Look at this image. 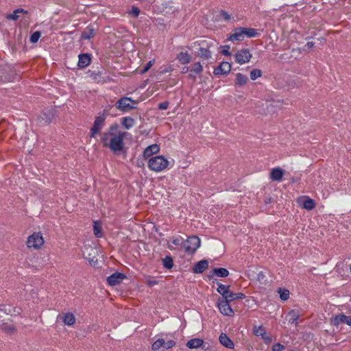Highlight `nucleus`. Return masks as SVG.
<instances>
[{"label": "nucleus", "instance_id": "47", "mask_svg": "<svg viewBox=\"0 0 351 351\" xmlns=\"http://www.w3.org/2000/svg\"><path fill=\"white\" fill-rule=\"evenodd\" d=\"M229 49H230V47L228 45L223 46V49L221 51V53L224 56H229L230 55Z\"/></svg>", "mask_w": 351, "mask_h": 351}, {"label": "nucleus", "instance_id": "35", "mask_svg": "<svg viewBox=\"0 0 351 351\" xmlns=\"http://www.w3.org/2000/svg\"><path fill=\"white\" fill-rule=\"evenodd\" d=\"M234 293H233L229 290L227 292V294H226L223 298H219V300H226V302H230L232 301L235 300V298H234Z\"/></svg>", "mask_w": 351, "mask_h": 351}, {"label": "nucleus", "instance_id": "9", "mask_svg": "<svg viewBox=\"0 0 351 351\" xmlns=\"http://www.w3.org/2000/svg\"><path fill=\"white\" fill-rule=\"evenodd\" d=\"M230 70L231 64L228 62H223L214 69L213 73L215 75H226Z\"/></svg>", "mask_w": 351, "mask_h": 351}, {"label": "nucleus", "instance_id": "41", "mask_svg": "<svg viewBox=\"0 0 351 351\" xmlns=\"http://www.w3.org/2000/svg\"><path fill=\"white\" fill-rule=\"evenodd\" d=\"M40 32H34L31 36H30V38H29V40L32 43H36L38 39L40 38Z\"/></svg>", "mask_w": 351, "mask_h": 351}, {"label": "nucleus", "instance_id": "29", "mask_svg": "<svg viewBox=\"0 0 351 351\" xmlns=\"http://www.w3.org/2000/svg\"><path fill=\"white\" fill-rule=\"evenodd\" d=\"M95 34V30L91 27H88L82 34L81 38L82 39H90L93 37Z\"/></svg>", "mask_w": 351, "mask_h": 351}, {"label": "nucleus", "instance_id": "43", "mask_svg": "<svg viewBox=\"0 0 351 351\" xmlns=\"http://www.w3.org/2000/svg\"><path fill=\"white\" fill-rule=\"evenodd\" d=\"M154 64V60L149 61L145 66H144L143 69L141 71V73H145L149 71V69Z\"/></svg>", "mask_w": 351, "mask_h": 351}, {"label": "nucleus", "instance_id": "19", "mask_svg": "<svg viewBox=\"0 0 351 351\" xmlns=\"http://www.w3.org/2000/svg\"><path fill=\"white\" fill-rule=\"evenodd\" d=\"M202 71H203V66L200 64V62H195L194 64H193L191 65V68L190 69L191 73L189 75V77L195 78V76L193 75V74L199 75V74H201Z\"/></svg>", "mask_w": 351, "mask_h": 351}, {"label": "nucleus", "instance_id": "44", "mask_svg": "<svg viewBox=\"0 0 351 351\" xmlns=\"http://www.w3.org/2000/svg\"><path fill=\"white\" fill-rule=\"evenodd\" d=\"M220 16L226 21L231 19L230 15L226 11L221 10L220 12Z\"/></svg>", "mask_w": 351, "mask_h": 351}, {"label": "nucleus", "instance_id": "40", "mask_svg": "<svg viewBox=\"0 0 351 351\" xmlns=\"http://www.w3.org/2000/svg\"><path fill=\"white\" fill-rule=\"evenodd\" d=\"M261 75H262V72H261V70H259V69H253L250 72V78L252 80H255L258 77H261Z\"/></svg>", "mask_w": 351, "mask_h": 351}, {"label": "nucleus", "instance_id": "15", "mask_svg": "<svg viewBox=\"0 0 351 351\" xmlns=\"http://www.w3.org/2000/svg\"><path fill=\"white\" fill-rule=\"evenodd\" d=\"M208 267V262L206 260H202L197 262L193 267V272L201 274L204 272Z\"/></svg>", "mask_w": 351, "mask_h": 351}, {"label": "nucleus", "instance_id": "16", "mask_svg": "<svg viewBox=\"0 0 351 351\" xmlns=\"http://www.w3.org/2000/svg\"><path fill=\"white\" fill-rule=\"evenodd\" d=\"M177 60L182 64L189 63L192 60V56L188 52L181 51L176 56Z\"/></svg>", "mask_w": 351, "mask_h": 351}, {"label": "nucleus", "instance_id": "4", "mask_svg": "<svg viewBox=\"0 0 351 351\" xmlns=\"http://www.w3.org/2000/svg\"><path fill=\"white\" fill-rule=\"evenodd\" d=\"M201 241L198 237L192 236L182 243V247L188 254H193L200 246Z\"/></svg>", "mask_w": 351, "mask_h": 351}, {"label": "nucleus", "instance_id": "21", "mask_svg": "<svg viewBox=\"0 0 351 351\" xmlns=\"http://www.w3.org/2000/svg\"><path fill=\"white\" fill-rule=\"evenodd\" d=\"M204 341L199 338H195L186 343V346L190 349H196L203 346Z\"/></svg>", "mask_w": 351, "mask_h": 351}, {"label": "nucleus", "instance_id": "1", "mask_svg": "<svg viewBox=\"0 0 351 351\" xmlns=\"http://www.w3.org/2000/svg\"><path fill=\"white\" fill-rule=\"evenodd\" d=\"M117 125H111L108 132H105L101 138L104 147H108L113 152H120L123 148V138L126 132L119 131L114 134L113 131L117 130Z\"/></svg>", "mask_w": 351, "mask_h": 351}, {"label": "nucleus", "instance_id": "54", "mask_svg": "<svg viewBox=\"0 0 351 351\" xmlns=\"http://www.w3.org/2000/svg\"><path fill=\"white\" fill-rule=\"evenodd\" d=\"M189 71V68L186 67V66H184L183 69H182V73H187Z\"/></svg>", "mask_w": 351, "mask_h": 351}, {"label": "nucleus", "instance_id": "17", "mask_svg": "<svg viewBox=\"0 0 351 351\" xmlns=\"http://www.w3.org/2000/svg\"><path fill=\"white\" fill-rule=\"evenodd\" d=\"M219 342L228 348H234V343L225 334L221 333L219 337Z\"/></svg>", "mask_w": 351, "mask_h": 351}, {"label": "nucleus", "instance_id": "45", "mask_svg": "<svg viewBox=\"0 0 351 351\" xmlns=\"http://www.w3.org/2000/svg\"><path fill=\"white\" fill-rule=\"evenodd\" d=\"M285 348V346L279 343L273 345V351H282Z\"/></svg>", "mask_w": 351, "mask_h": 351}, {"label": "nucleus", "instance_id": "18", "mask_svg": "<svg viewBox=\"0 0 351 351\" xmlns=\"http://www.w3.org/2000/svg\"><path fill=\"white\" fill-rule=\"evenodd\" d=\"M244 35L242 27L236 28L233 34L228 38L230 41L243 40Z\"/></svg>", "mask_w": 351, "mask_h": 351}, {"label": "nucleus", "instance_id": "37", "mask_svg": "<svg viewBox=\"0 0 351 351\" xmlns=\"http://www.w3.org/2000/svg\"><path fill=\"white\" fill-rule=\"evenodd\" d=\"M278 291L282 300H287L289 298V291L288 290L279 289Z\"/></svg>", "mask_w": 351, "mask_h": 351}, {"label": "nucleus", "instance_id": "52", "mask_svg": "<svg viewBox=\"0 0 351 351\" xmlns=\"http://www.w3.org/2000/svg\"><path fill=\"white\" fill-rule=\"evenodd\" d=\"M234 298H235V300L243 299L245 298V295L242 293H234Z\"/></svg>", "mask_w": 351, "mask_h": 351}, {"label": "nucleus", "instance_id": "51", "mask_svg": "<svg viewBox=\"0 0 351 351\" xmlns=\"http://www.w3.org/2000/svg\"><path fill=\"white\" fill-rule=\"evenodd\" d=\"M266 343H269L271 341V338L268 336L266 333L265 335L261 336Z\"/></svg>", "mask_w": 351, "mask_h": 351}, {"label": "nucleus", "instance_id": "7", "mask_svg": "<svg viewBox=\"0 0 351 351\" xmlns=\"http://www.w3.org/2000/svg\"><path fill=\"white\" fill-rule=\"evenodd\" d=\"M252 58V54L248 49L239 50L235 54V60L237 63L242 64L248 62Z\"/></svg>", "mask_w": 351, "mask_h": 351}, {"label": "nucleus", "instance_id": "30", "mask_svg": "<svg viewBox=\"0 0 351 351\" xmlns=\"http://www.w3.org/2000/svg\"><path fill=\"white\" fill-rule=\"evenodd\" d=\"M19 13H27V11H25L21 8L16 9V10L14 11V12L12 14L8 15L7 19H10V20L16 21L19 17Z\"/></svg>", "mask_w": 351, "mask_h": 351}, {"label": "nucleus", "instance_id": "6", "mask_svg": "<svg viewBox=\"0 0 351 351\" xmlns=\"http://www.w3.org/2000/svg\"><path fill=\"white\" fill-rule=\"evenodd\" d=\"M229 304L230 302L221 300H218L217 303L218 308L221 314L232 317L234 315V311Z\"/></svg>", "mask_w": 351, "mask_h": 351}, {"label": "nucleus", "instance_id": "49", "mask_svg": "<svg viewBox=\"0 0 351 351\" xmlns=\"http://www.w3.org/2000/svg\"><path fill=\"white\" fill-rule=\"evenodd\" d=\"M181 237H176L172 239L171 243L175 245H179L181 243Z\"/></svg>", "mask_w": 351, "mask_h": 351}, {"label": "nucleus", "instance_id": "23", "mask_svg": "<svg viewBox=\"0 0 351 351\" xmlns=\"http://www.w3.org/2000/svg\"><path fill=\"white\" fill-rule=\"evenodd\" d=\"M300 316L299 312L296 310L291 311L287 315L289 322L293 324L295 323V325H297V321L300 318Z\"/></svg>", "mask_w": 351, "mask_h": 351}, {"label": "nucleus", "instance_id": "32", "mask_svg": "<svg viewBox=\"0 0 351 351\" xmlns=\"http://www.w3.org/2000/svg\"><path fill=\"white\" fill-rule=\"evenodd\" d=\"M229 289L230 286L219 284L217 291L219 294L222 295V298H223L224 295L227 294V292L229 291Z\"/></svg>", "mask_w": 351, "mask_h": 351}, {"label": "nucleus", "instance_id": "38", "mask_svg": "<svg viewBox=\"0 0 351 351\" xmlns=\"http://www.w3.org/2000/svg\"><path fill=\"white\" fill-rule=\"evenodd\" d=\"M254 333L256 336H264L265 335V331L263 326H254Z\"/></svg>", "mask_w": 351, "mask_h": 351}, {"label": "nucleus", "instance_id": "12", "mask_svg": "<svg viewBox=\"0 0 351 351\" xmlns=\"http://www.w3.org/2000/svg\"><path fill=\"white\" fill-rule=\"evenodd\" d=\"M53 117V112L51 110H46L43 111L38 118L39 123L47 124L51 122Z\"/></svg>", "mask_w": 351, "mask_h": 351}, {"label": "nucleus", "instance_id": "5", "mask_svg": "<svg viewBox=\"0 0 351 351\" xmlns=\"http://www.w3.org/2000/svg\"><path fill=\"white\" fill-rule=\"evenodd\" d=\"M44 244V239L40 232H34L27 241L29 248L40 249Z\"/></svg>", "mask_w": 351, "mask_h": 351}, {"label": "nucleus", "instance_id": "46", "mask_svg": "<svg viewBox=\"0 0 351 351\" xmlns=\"http://www.w3.org/2000/svg\"><path fill=\"white\" fill-rule=\"evenodd\" d=\"M131 14L134 15L135 17L138 16L140 14V10L136 6H133L130 12Z\"/></svg>", "mask_w": 351, "mask_h": 351}, {"label": "nucleus", "instance_id": "10", "mask_svg": "<svg viewBox=\"0 0 351 351\" xmlns=\"http://www.w3.org/2000/svg\"><path fill=\"white\" fill-rule=\"evenodd\" d=\"M332 324L335 326H338L341 324H346L351 326V317L346 316L344 314H339L336 315L331 321Z\"/></svg>", "mask_w": 351, "mask_h": 351}, {"label": "nucleus", "instance_id": "42", "mask_svg": "<svg viewBox=\"0 0 351 351\" xmlns=\"http://www.w3.org/2000/svg\"><path fill=\"white\" fill-rule=\"evenodd\" d=\"M175 345H176V342L173 340H169L167 341H165L164 349L168 350L169 348H173Z\"/></svg>", "mask_w": 351, "mask_h": 351}, {"label": "nucleus", "instance_id": "39", "mask_svg": "<svg viewBox=\"0 0 351 351\" xmlns=\"http://www.w3.org/2000/svg\"><path fill=\"white\" fill-rule=\"evenodd\" d=\"M0 328H1L3 330L7 332H12L14 330V327L12 325L8 324V323H2V324L0 326Z\"/></svg>", "mask_w": 351, "mask_h": 351}, {"label": "nucleus", "instance_id": "25", "mask_svg": "<svg viewBox=\"0 0 351 351\" xmlns=\"http://www.w3.org/2000/svg\"><path fill=\"white\" fill-rule=\"evenodd\" d=\"M242 30L243 32L244 37L247 36L248 38H254L258 36V32L256 29L254 28L242 27Z\"/></svg>", "mask_w": 351, "mask_h": 351}, {"label": "nucleus", "instance_id": "13", "mask_svg": "<svg viewBox=\"0 0 351 351\" xmlns=\"http://www.w3.org/2000/svg\"><path fill=\"white\" fill-rule=\"evenodd\" d=\"M284 173L285 171L282 169L276 167L271 170L269 177L271 180L279 182L282 180Z\"/></svg>", "mask_w": 351, "mask_h": 351}, {"label": "nucleus", "instance_id": "36", "mask_svg": "<svg viewBox=\"0 0 351 351\" xmlns=\"http://www.w3.org/2000/svg\"><path fill=\"white\" fill-rule=\"evenodd\" d=\"M303 206L307 210H312L315 207L314 201L312 199H308L304 202Z\"/></svg>", "mask_w": 351, "mask_h": 351}, {"label": "nucleus", "instance_id": "14", "mask_svg": "<svg viewBox=\"0 0 351 351\" xmlns=\"http://www.w3.org/2000/svg\"><path fill=\"white\" fill-rule=\"evenodd\" d=\"M160 148L158 145L153 144L148 146L143 153L144 158L147 159L151 157L153 154H156L159 152Z\"/></svg>", "mask_w": 351, "mask_h": 351}, {"label": "nucleus", "instance_id": "2", "mask_svg": "<svg viewBox=\"0 0 351 351\" xmlns=\"http://www.w3.org/2000/svg\"><path fill=\"white\" fill-rule=\"evenodd\" d=\"M169 162L162 156H156L150 158L148 160V167L154 171L160 172L165 169Z\"/></svg>", "mask_w": 351, "mask_h": 351}, {"label": "nucleus", "instance_id": "33", "mask_svg": "<svg viewBox=\"0 0 351 351\" xmlns=\"http://www.w3.org/2000/svg\"><path fill=\"white\" fill-rule=\"evenodd\" d=\"M93 231H94L95 235L97 237L100 238L102 237L103 234L101 232V226H100L99 223L97 221L94 222Z\"/></svg>", "mask_w": 351, "mask_h": 351}, {"label": "nucleus", "instance_id": "48", "mask_svg": "<svg viewBox=\"0 0 351 351\" xmlns=\"http://www.w3.org/2000/svg\"><path fill=\"white\" fill-rule=\"evenodd\" d=\"M169 106V102L165 101L158 104V108L160 110H166Z\"/></svg>", "mask_w": 351, "mask_h": 351}, {"label": "nucleus", "instance_id": "22", "mask_svg": "<svg viewBox=\"0 0 351 351\" xmlns=\"http://www.w3.org/2000/svg\"><path fill=\"white\" fill-rule=\"evenodd\" d=\"M248 81V77L242 73H238L236 74L235 85L239 86H244Z\"/></svg>", "mask_w": 351, "mask_h": 351}, {"label": "nucleus", "instance_id": "34", "mask_svg": "<svg viewBox=\"0 0 351 351\" xmlns=\"http://www.w3.org/2000/svg\"><path fill=\"white\" fill-rule=\"evenodd\" d=\"M163 265L167 269H171L173 266V259L170 256H166L162 260Z\"/></svg>", "mask_w": 351, "mask_h": 351}, {"label": "nucleus", "instance_id": "8", "mask_svg": "<svg viewBox=\"0 0 351 351\" xmlns=\"http://www.w3.org/2000/svg\"><path fill=\"white\" fill-rule=\"evenodd\" d=\"M105 117L103 116H98L95 118L94 124L91 128L90 130V136L94 137L96 134H97L103 128L104 123L105 121Z\"/></svg>", "mask_w": 351, "mask_h": 351}, {"label": "nucleus", "instance_id": "26", "mask_svg": "<svg viewBox=\"0 0 351 351\" xmlns=\"http://www.w3.org/2000/svg\"><path fill=\"white\" fill-rule=\"evenodd\" d=\"M62 320L64 324L71 326L74 324L75 318L73 314L68 313L63 316Z\"/></svg>", "mask_w": 351, "mask_h": 351}, {"label": "nucleus", "instance_id": "28", "mask_svg": "<svg viewBox=\"0 0 351 351\" xmlns=\"http://www.w3.org/2000/svg\"><path fill=\"white\" fill-rule=\"evenodd\" d=\"M122 125L127 130L130 129L134 124V120L130 117H126L122 119Z\"/></svg>", "mask_w": 351, "mask_h": 351}, {"label": "nucleus", "instance_id": "24", "mask_svg": "<svg viewBox=\"0 0 351 351\" xmlns=\"http://www.w3.org/2000/svg\"><path fill=\"white\" fill-rule=\"evenodd\" d=\"M197 55L201 58L208 60L211 57V51L209 49L202 47L199 49Z\"/></svg>", "mask_w": 351, "mask_h": 351}, {"label": "nucleus", "instance_id": "56", "mask_svg": "<svg viewBox=\"0 0 351 351\" xmlns=\"http://www.w3.org/2000/svg\"><path fill=\"white\" fill-rule=\"evenodd\" d=\"M350 272H351V265H350Z\"/></svg>", "mask_w": 351, "mask_h": 351}, {"label": "nucleus", "instance_id": "55", "mask_svg": "<svg viewBox=\"0 0 351 351\" xmlns=\"http://www.w3.org/2000/svg\"><path fill=\"white\" fill-rule=\"evenodd\" d=\"M169 248L170 250H172V247H171V245H169Z\"/></svg>", "mask_w": 351, "mask_h": 351}, {"label": "nucleus", "instance_id": "11", "mask_svg": "<svg viewBox=\"0 0 351 351\" xmlns=\"http://www.w3.org/2000/svg\"><path fill=\"white\" fill-rule=\"evenodd\" d=\"M125 278V276L121 273L116 272L108 276L107 278L108 283L111 286L117 285L121 282Z\"/></svg>", "mask_w": 351, "mask_h": 351}, {"label": "nucleus", "instance_id": "53", "mask_svg": "<svg viewBox=\"0 0 351 351\" xmlns=\"http://www.w3.org/2000/svg\"><path fill=\"white\" fill-rule=\"evenodd\" d=\"M314 43L313 42H308L306 43V47H308V48H311L314 46Z\"/></svg>", "mask_w": 351, "mask_h": 351}, {"label": "nucleus", "instance_id": "20", "mask_svg": "<svg viewBox=\"0 0 351 351\" xmlns=\"http://www.w3.org/2000/svg\"><path fill=\"white\" fill-rule=\"evenodd\" d=\"M91 59L88 54L84 53L79 55L78 66L81 68H85L90 64Z\"/></svg>", "mask_w": 351, "mask_h": 351}, {"label": "nucleus", "instance_id": "3", "mask_svg": "<svg viewBox=\"0 0 351 351\" xmlns=\"http://www.w3.org/2000/svg\"><path fill=\"white\" fill-rule=\"evenodd\" d=\"M137 104V101L133 100L130 97H122L119 99L116 104V108L122 112H129L130 110L136 108L135 105Z\"/></svg>", "mask_w": 351, "mask_h": 351}, {"label": "nucleus", "instance_id": "27", "mask_svg": "<svg viewBox=\"0 0 351 351\" xmlns=\"http://www.w3.org/2000/svg\"><path fill=\"white\" fill-rule=\"evenodd\" d=\"M213 274L218 277H227L229 275V271L226 268H214L213 269Z\"/></svg>", "mask_w": 351, "mask_h": 351}, {"label": "nucleus", "instance_id": "31", "mask_svg": "<svg viewBox=\"0 0 351 351\" xmlns=\"http://www.w3.org/2000/svg\"><path fill=\"white\" fill-rule=\"evenodd\" d=\"M165 339L162 338H159L156 340L152 346V348L153 350H158L160 348H164Z\"/></svg>", "mask_w": 351, "mask_h": 351}, {"label": "nucleus", "instance_id": "50", "mask_svg": "<svg viewBox=\"0 0 351 351\" xmlns=\"http://www.w3.org/2000/svg\"><path fill=\"white\" fill-rule=\"evenodd\" d=\"M146 283L150 286V287H152L155 285L157 284V282L155 280H152V279H147L146 280Z\"/></svg>", "mask_w": 351, "mask_h": 351}]
</instances>
